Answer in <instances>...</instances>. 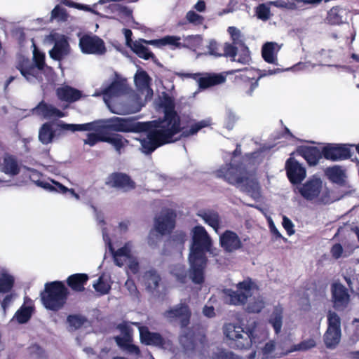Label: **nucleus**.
I'll return each instance as SVG.
<instances>
[{"mask_svg":"<svg viewBox=\"0 0 359 359\" xmlns=\"http://www.w3.org/2000/svg\"><path fill=\"white\" fill-rule=\"evenodd\" d=\"M15 283V278L7 271L3 270L0 272V293L9 292Z\"/></svg>","mask_w":359,"mask_h":359,"instance_id":"40","label":"nucleus"},{"mask_svg":"<svg viewBox=\"0 0 359 359\" xmlns=\"http://www.w3.org/2000/svg\"><path fill=\"white\" fill-rule=\"evenodd\" d=\"M327 177L335 183L343 182L345 177L344 170L339 166L327 168L325 170Z\"/></svg>","mask_w":359,"mask_h":359,"instance_id":"46","label":"nucleus"},{"mask_svg":"<svg viewBox=\"0 0 359 359\" xmlns=\"http://www.w3.org/2000/svg\"><path fill=\"white\" fill-rule=\"evenodd\" d=\"M263 354L266 357H275L278 353H276V343L273 341L267 342L262 348Z\"/></svg>","mask_w":359,"mask_h":359,"instance_id":"62","label":"nucleus"},{"mask_svg":"<svg viewBox=\"0 0 359 359\" xmlns=\"http://www.w3.org/2000/svg\"><path fill=\"white\" fill-rule=\"evenodd\" d=\"M102 236L105 243L109 246L110 252L113 255L115 264L118 266H127L128 270L135 274L139 272L140 265L136 257L134 245L131 242L126 243L123 247L114 250L110 242L106 229L102 228Z\"/></svg>","mask_w":359,"mask_h":359,"instance_id":"4","label":"nucleus"},{"mask_svg":"<svg viewBox=\"0 0 359 359\" xmlns=\"http://www.w3.org/2000/svg\"><path fill=\"white\" fill-rule=\"evenodd\" d=\"M197 215L200 217L205 224L211 226L216 232L222 226V219L219 214L212 210H200Z\"/></svg>","mask_w":359,"mask_h":359,"instance_id":"30","label":"nucleus"},{"mask_svg":"<svg viewBox=\"0 0 359 359\" xmlns=\"http://www.w3.org/2000/svg\"><path fill=\"white\" fill-rule=\"evenodd\" d=\"M79 47L83 53L102 55L106 48L102 39L95 35H84L79 39Z\"/></svg>","mask_w":359,"mask_h":359,"instance_id":"13","label":"nucleus"},{"mask_svg":"<svg viewBox=\"0 0 359 359\" xmlns=\"http://www.w3.org/2000/svg\"><path fill=\"white\" fill-rule=\"evenodd\" d=\"M88 280V276L84 273H76L70 276L67 279L69 286L74 290L82 291Z\"/></svg>","mask_w":359,"mask_h":359,"instance_id":"39","label":"nucleus"},{"mask_svg":"<svg viewBox=\"0 0 359 359\" xmlns=\"http://www.w3.org/2000/svg\"><path fill=\"white\" fill-rule=\"evenodd\" d=\"M1 170L10 175H16L19 172V166L15 159L10 156H5L1 164Z\"/></svg>","mask_w":359,"mask_h":359,"instance_id":"41","label":"nucleus"},{"mask_svg":"<svg viewBox=\"0 0 359 359\" xmlns=\"http://www.w3.org/2000/svg\"><path fill=\"white\" fill-rule=\"evenodd\" d=\"M148 41L147 40L140 39L133 42L130 47L140 57L147 60L154 56L152 53L144 45V43L149 44Z\"/></svg>","mask_w":359,"mask_h":359,"instance_id":"38","label":"nucleus"},{"mask_svg":"<svg viewBox=\"0 0 359 359\" xmlns=\"http://www.w3.org/2000/svg\"><path fill=\"white\" fill-rule=\"evenodd\" d=\"M67 320L70 327L74 330L80 328L86 323V319L81 316H69Z\"/></svg>","mask_w":359,"mask_h":359,"instance_id":"58","label":"nucleus"},{"mask_svg":"<svg viewBox=\"0 0 359 359\" xmlns=\"http://www.w3.org/2000/svg\"><path fill=\"white\" fill-rule=\"evenodd\" d=\"M182 330L180 336V343L186 350L194 348V333L187 327H182Z\"/></svg>","mask_w":359,"mask_h":359,"instance_id":"42","label":"nucleus"},{"mask_svg":"<svg viewBox=\"0 0 359 359\" xmlns=\"http://www.w3.org/2000/svg\"><path fill=\"white\" fill-rule=\"evenodd\" d=\"M32 113L44 118H51L53 117H63L64 114L51 104H48L44 102H41L35 108L32 109Z\"/></svg>","mask_w":359,"mask_h":359,"instance_id":"29","label":"nucleus"},{"mask_svg":"<svg viewBox=\"0 0 359 359\" xmlns=\"http://www.w3.org/2000/svg\"><path fill=\"white\" fill-rule=\"evenodd\" d=\"M332 292L334 307L343 310L349 302L347 290L342 285L335 283L332 287Z\"/></svg>","mask_w":359,"mask_h":359,"instance_id":"26","label":"nucleus"},{"mask_svg":"<svg viewBox=\"0 0 359 359\" xmlns=\"http://www.w3.org/2000/svg\"><path fill=\"white\" fill-rule=\"evenodd\" d=\"M191 233L192 244L189 256V276L194 283L199 284L203 281V269L207 260L205 252H211L212 241L202 226H195Z\"/></svg>","mask_w":359,"mask_h":359,"instance_id":"2","label":"nucleus"},{"mask_svg":"<svg viewBox=\"0 0 359 359\" xmlns=\"http://www.w3.org/2000/svg\"><path fill=\"white\" fill-rule=\"evenodd\" d=\"M53 38L55 44L53 48L49 50V55L55 60H61L69 54V45L64 35L54 34Z\"/></svg>","mask_w":359,"mask_h":359,"instance_id":"19","label":"nucleus"},{"mask_svg":"<svg viewBox=\"0 0 359 359\" xmlns=\"http://www.w3.org/2000/svg\"><path fill=\"white\" fill-rule=\"evenodd\" d=\"M287 175L293 184L302 181L306 175L305 168L293 158H290L285 164Z\"/></svg>","mask_w":359,"mask_h":359,"instance_id":"21","label":"nucleus"},{"mask_svg":"<svg viewBox=\"0 0 359 359\" xmlns=\"http://www.w3.org/2000/svg\"><path fill=\"white\" fill-rule=\"evenodd\" d=\"M104 128L113 131L127 133L135 129L133 122L129 118L113 117L104 121Z\"/></svg>","mask_w":359,"mask_h":359,"instance_id":"24","label":"nucleus"},{"mask_svg":"<svg viewBox=\"0 0 359 359\" xmlns=\"http://www.w3.org/2000/svg\"><path fill=\"white\" fill-rule=\"evenodd\" d=\"M68 15L67 13L66 9L57 6L51 12V19L56 20L58 22H65L67 20Z\"/></svg>","mask_w":359,"mask_h":359,"instance_id":"57","label":"nucleus"},{"mask_svg":"<svg viewBox=\"0 0 359 359\" xmlns=\"http://www.w3.org/2000/svg\"><path fill=\"white\" fill-rule=\"evenodd\" d=\"M238 120V116L231 109H226V116L225 126L226 128L231 130L233 128L235 123Z\"/></svg>","mask_w":359,"mask_h":359,"instance_id":"60","label":"nucleus"},{"mask_svg":"<svg viewBox=\"0 0 359 359\" xmlns=\"http://www.w3.org/2000/svg\"><path fill=\"white\" fill-rule=\"evenodd\" d=\"M150 77L143 70H138L134 76L136 88L142 93H145L146 98H151L153 95V90L150 88Z\"/></svg>","mask_w":359,"mask_h":359,"instance_id":"28","label":"nucleus"},{"mask_svg":"<svg viewBox=\"0 0 359 359\" xmlns=\"http://www.w3.org/2000/svg\"><path fill=\"white\" fill-rule=\"evenodd\" d=\"M280 47L274 42H267L262 50V57L269 63L277 64V53Z\"/></svg>","mask_w":359,"mask_h":359,"instance_id":"34","label":"nucleus"},{"mask_svg":"<svg viewBox=\"0 0 359 359\" xmlns=\"http://www.w3.org/2000/svg\"><path fill=\"white\" fill-rule=\"evenodd\" d=\"M253 283L250 279L244 280L237 285L236 291L226 290V302L233 305H241L245 303L248 298L252 295Z\"/></svg>","mask_w":359,"mask_h":359,"instance_id":"11","label":"nucleus"},{"mask_svg":"<svg viewBox=\"0 0 359 359\" xmlns=\"http://www.w3.org/2000/svg\"><path fill=\"white\" fill-rule=\"evenodd\" d=\"M327 321L328 327L324 334L323 340L327 348L334 349L341 341V319L336 313L330 311Z\"/></svg>","mask_w":359,"mask_h":359,"instance_id":"10","label":"nucleus"},{"mask_svg":"<svg viewBox=\"0 0 359 359\" xmlns=\"http://www.w3.org/2000/svg\"><path fill=\"white\" fill-rule=\"evenodd\" d=\"M316 346V342L314 339H306L297 344H294L291 346L290 349L287 351L288 353L294 351H306Z\"/></svg>","mask_w":359,"mask_h":359,"instance_id":"47","label":"nucleus"},{"mask_svg":"<svg viewBox=\"0 0 359 359\" xmlns=\"http://www.w3.org/2000/svg\"><path fill=\"white\" fill-rule=\"evenodd\" d=\"M107 183L111 187L119 188L125 191L135 188V182L126 174L114 173L109 177Z\"/></svg>","mask_w":359,"mask_h":359,"instance_id":"27","label":"nucleus"},{"mask_svg":"<svg viewBox=\"0 0 359 359\" xmlns=\"http://www.w3.org/2000/svg\"><path fill=\"white\" fill-rule=\"evenodd\" d=\"M62 128H64L65 132L70 131L74 133L76 131H97V123L90 122L83 124H71L65 123L62 126Z\"/></svg>","mask_w":359,"mask_h":359,"instance_id":"43","label":"nucleus"},{"mask_svg":"<svg viewBox=\"0 0 359 359\" xmlns=\"http://www.w3.org/2000/svg\"><path fill=\"white\" fill-rule=\"evenodd\" d=\"M180 37L177 36H165L160 39L149 40L147 43L150 45H154L158 47L169 45L180 48L182 46L180 42Z\"/></svg>","mask_w":359,"mask_h":359,"instance_id":"44","label":"nucleus"},{"mask_svg":"<svg viewBox=\"0 0 359 359\" xmlns=\"http://www.w3.org/2000/svg\"><path fill=\"white\" fill-rule=\"evenodd\" d=\"M121 334L115 338L117 344L123 350L133 354H138L139 348L132 344V329L128 323H123L118 326Z\"/></svg>","mask_w":359,"mask_h":359,"instance_id":"15","label":"nucleus"},{"mask_svg":"<svg viewBox=\"0 0 359 359\" xmlns=\"http://www.w3.org/2000/svg\"><path fill=\"white\" fill-rule=\"evenodd\" d=\"M93 287L101 294H104L109 292L111 288V285L108 281L107 278L101 276L98 278L97 283L93 284Z\"/></svg>","mask_w":359,"mask_h":359,"instance_id":"52","label":"nucleus"},{"mask_svg":"<svg viewBox=\"0 0 359 359\" xmlns=\"http://www.w3.org/2000/svg\"><path fill=\"white\" fill-rule=\"evenodd\" d=\"M163 316L170 323L179 320L181 327H187L189 324L191 312L187 303L180 302L165 311Z\"/></svg>","mask_w":359,"mask_h":359,"instance_id":"12","label":"nucleus"},{"mask_svg":"<svg viewBox=\"0 0 359 359\" xmlns=\"http://www.w3.org/2000/svg\"><path fill=\"white\" fill-rule=\"evenodd\" d=\"M269 6L268 4H262L256 8L255 13L259 19L266 21L271 18V11Z\"/></svg>","mask_w":359,"mask_h":359,"instance_id":"54","label":"nucleus"},{"mask_svg":"<svg viewBox=\"0 0 359 359\" xmlns=\"http://www.w3.org/2000/svg\"><path fill=\"white\" fill-rule=\"evenodd\" d=\"M67 289L61 282L47 283L41 292V301L44 306L50 310L57 311L65 304Z\"/></svg>","mask_w":359,"mask_h":359,"instance_id":"7","label":"nucleus"},{"mask_svg":"<svg viewBox=\"0 0 359 359\" xmlns=\"http://www.w3.org/2000/svg\"><path fill=\"white\" fill-rule=\"evenodd\" d=\"M62 125L64 122L62 121L56 124L50 122L43 124L39 131V141L43 144H48L65 135V130L62 128Z\"/></svg>","mask_w":359,"mask_h":359,"instance_id":"14","label":"nucleus"},{"mask_svg":"<svg viewBox=\"0 0 359 359\" xmlns=\"http://www.w3.org/2000/svg\"><path fill=\"white\" fill-rule=\"evenodd\" d=\"M224 55L231 57V60L243 65H248L251 61L250 51L245 46H241V50L237 53V48L229 43H225L224 46Z\"/></svg>","mask_w":359,"mask_h":359,"instance_id":"18","label":"nucleus"},{"mask_svg":"<svg viewBox=\"0 0 359 359\" xmlns=\"http://www.w3.org/2000/svg\"><path fill=\"white\" fill-rule=\"evenodd\" d=\"M175 214L172 210L162 212L156 219V231L161 235L170 233L175 227Z\"/></svg>","mask_w":359,"mask_h":359,"instance_id":"17","label":"nucleus"},{"mask_svg":"<svg viewBox=\"0 0 359 359\" xmlns=\"http://www.w3.org/2000/svg\"><path fill=\"white\" fill-rule=\"evenodd\" d=\"M228 32L231 36L232 40V44L233 46H243L244 44V36L241 32L236 27H229L228 28Z\"/></svg>","mask_w":359,"mask_h":359,"instance_id":"48","label":"nucleus"},{"mask_svg":"<svg viewBox=\"0 0 359 359\" xmlns=\"http://www.w3.org/2000/svg\"><path fill=\"white\" fill-rule=\"evenodd\" d=\"M115 11H116L121 18L130 19L132 16V11L127 8L126 7H123L119 5H116L114 6Z\"/></svg>","mask_w":359,"mask_h":359,"instance_id":"64","label":"nucleus"},{"mask_svg":"<svg viewBox=\"0 0 359 359\" xmlns=\"http://www.w3.org/2000/svg\"><path fill=\"white\" fill-rule=\"evenodd\" d=\"M353 248L351 249L350 250H344V248L341 244L336 243L332 247L330 253L334 259H337L340 258L341 256H344V257L349 256L353 252Z\"/></svg>","mask_w":359,"mask_h":359,"instance_id":"55","label":"nucleus"},{"mask_svg":"<svg viewBox=\"0 0 359 359\" xmlns=\"http://www.w3.org/2000/svg\"><path fill=\"white\" fill-rule=\"evenodd\" d=\"M265 302L263 298L260 296L254 297L251 299L247 306V310L249 312L259 313L264 307Z\"/></svg>","mask_w":359,"mask_h":359,"instance_id":"51","label":"nucleus"},{"mask_svg":"<svg viewBox=\"0 0 359 359\" xmlns=\"http://www.w3.org/2000/svg\"><path fill=\"white\" fill-rule=\"evenodd\" d=\"M222 248L226 252H231L241 248L243 244L239 236L233 231H226L219 236Z\"/></svg>","mask_w":359,"mask_h":359,"instance_id":"23","label":"nucleus"},{"mask_svg":"<svg viewBox=\"0 0 359 359\" xmlns=\"http://www.w3.org/2000/svg\"><path fill=\"white\" fill-rule=\"evenodd\" d=\"M141 280L146 290L151 293L157 292L161 284L160 274L153 269L146 271L142 276Z\"/></svg>","mask_w":359,"mask_h":359,"instance_id":"25","label":"nucleus"},{"mask_svg":"<svg viewBox=\"0 0 359 359\" xmlns=\"http://www.w3.org/2000/svg\"><path fill=\"white\" fill-rule=\"evenodd\" d=\"M241 186L252 198L257 200L260 198V188L257 181L252 177L251 172L244 179V182Z\"/></svg>","mask_w":359,"mask_h":359,"instance_id":"31","label":"nucleus"},{"mask_svg":"<svg viewBox=\"0 0 359 359\" xmlns=\"http://www.w3.org/2000/svg\"><path fill=\"white\" fill-rule=\"evenodd\" d=\"M313 0H287V9L289 10H302L306 4L315 6Z\"/></svg>","mask_w":359,"mask_h":359,"instance_id":"56","label":"nucleus"},{"mask_svg":"<svg viewBox=\"0 0 359 359\" xmlns=\"http://www.w3.org/2000/svg\"><path fill=\"white\" fill-rule=\"evenodd\" d=\"M57 95L61 100L75 102L81 97V93L79 90L65 86L57 88Z\"/></svg>","mask_w":359,"mask_h":359,"instance_id":"35","label":"nucleus"},{"mask_svg":"<svg viewBox=\"0 0 359 359\" xmlns=\"http://www.w3.org/2000/svg\"><path fill=\"white\" fill-rule=\"evenodd\" d=\"M298 192L307 201H317L330 203L336 199L332 197L330 191L323 184L320 177L313 176L305 183L297 187Z\"/></svg>","mask_w":359,"mask_h":359,"instance_id":"5","label":"nucleus"},{"mask_svg":"<svg viewBox=\"0 0 359 359\" xmlns=\"http://www.w3.org/2000/svg\"><path fill=\"white\" fill-rule=\"evenodd\" d=\"M352 324L354 327V330L349 337V342L351 344H355L359 341V319H354Z\"/></svg>","mask_w":359,"mask_h":359,"instance_id":"63","label":"nucleus"},{"mask_svg":"<svg viewBox=\"0 0 359 359\" xmlns=\"http://www.w3.org/2000/svg\"><path fill=\"white\" fill-rule=\"evenodd\" d=\"M211 359H239L232 352L224 350L217 349V351L214 352Z\"/></svg>","mask_w":359,"mask_h":359,"instance_id":"59","label":"nucleus"},{"mask_svg":"<svg viewBox=\"0 0 359 359\" xmlns=\"http://www.w3.org/2000/svg\"><path fill=\"white\" fill-rule=\"evenodd\" d=\"M131 324L137 326L140 332V339L142 343L147 345L160 347L164 346L165 341L160 334L149 332L147 327L141 326L139 323H131Z\"/></svg>","mask_w":359,"mask_h":359,"instance_id":"22","label":"nucleus"},{"mask_svg":"<svg viewBox=\"0 0 359 359\" xmlns=\"http://www.w3.org/2000/svg\"><path fill=\"white\" fill-rule=\"evenodd\" d=\"M102 142L110 144L115 151L121 154L123 149L127 146L128 142L119 134H105V137L102 139Z\"/></svg>","mask_w":359,"mask_h":359,"instance_id":"33","label":"nucleus"},{"mask_svg":"<svg viewBox=\"0 0 359 359\" xmlns=\"http://www.w3.org/2000/svg\"><path fill=\"white\" fill-rule=\"evenodd\" d=\"M326 159L334 161L346 159L351 156V151L346 144H328L322 150Z\"/></svg>","mask_w":359,"mask_h":359,"instance_id":"16","label":"nucleus"},{"mask_svg":"<svg viewBox=\"0 0 359 359\" xmlns=\"http://www.w3.org/2000/svg\"><path fill=\"white\" fill-rule=\"evenodd\" d=\"M33 46L34 47L33 60L35 64H33V62L28 58L20 57L17 62L16 69L28 82L36 83L42 80V69L45 65V56L36 48L34 44Z\"/></svg>","mask_w":359,"mask_h":359,"instance_id":"6","label":"nucleus"},{"mask_svg":"<svg viewBox=\"0 0 359 359\" xmlns=\"http://www.w3.org/2000/svg\"><path fill=\"white\" fill-rule=\"evenodd\" d=\"M32 308L30 306H22L19 309L14 316L20 323H25L29 320L32 316Z\"/></svg>","mask_w":359,"mask_h":359,"instance_id":"49","label":"nucleus"},{"mask_svg":"<svg viewBox=\"0 0 359 359\" xmlns=\"http://www.w3.org/2000/svg\"><path fill=\"white\" fill-rule=\"evenodd\" d=\"M177 74L182 78H192L198 80L199 86L203 88L222 83L226 80V77L222 74H210L204 77H199L198 74L178 73Z\"/></svg>","mask_w":359,"mask_h":359,"instance_id":"20","label":"nucleus"},{"mask_svg":"<svg viewBox=\"0 0 359 359\" xmlns=\"http://www.w3.org/2000/svg\"><path fill=\"white\" fill-rule=\"evenodd\" d=\"M184 47H187L193 50H196L202 44V37L200 35H189L184 39Z\"/></svg>","mask_w":359,"mask_h":359,"instance_id":"50","label":"nucleus"},{"mask_svg":"<svg viewBox=\"0 0 359 359\" xmlns=\"http://www.w3.org/2000/svg\"><path fill=\"white\" fill-rule=\"evenodd\" d=\"M297 154L302 156L311 165L317 164L321 157V152L314 147H301L297 150Z\"/></svg>","mask_w":359,"mask_h":359,"instance_id":"32","label":"nucleus"},{"mask_svg":"<svg viewBox=\"0 0 359 359\" xmlns=\"http://www.w3.org/2000/svg\"><path fill=\"white\" fill-rule=\"evenodd\" d=\"M187 20L192 24L198 25L203 22L204 18L202 15L197 14L194 11H189L186 14Z\"/></svg>","mask_w":359,"mask_h":359,"instance_id":"61","label":"nucleus"},{"mask_svg":"<svg viewBox=\"0 0 359 359\" xmlns=\"http://www.w3.org/2000/svg\"><path fill=\"white\" fill-rule=\"evenodd\" d=\"M223 332L231 344L240 349L249 348L253 343H256L255 331H245L241 326L234 323L224 325Z\"/></svg>","mask_w":359,"mask_h":359,"instance_id":"8","label":"nucleus"},{"mask_svg":"<svg viewBox=\"0 0 359 359\" xmlns=\"http://www.w3.org/2000/svg\"><path fill=\"white\" fill-rule=\"evenodd\" d=\"M161 107L164 113L163 118L157 121L154 128L139 139L141 151L144 154H150L161 145L175 142L180 137L194 135L211 124L210 119H205L192 123L189 129H185L182 126L180 118L175 111L174 101L170 97L163 99Z\"/></svg>","mask_w":359,"mask_h":359,"instance_id":"1","label":"nucleus"},{"mask_svg":"<svg viewBox=\"0 0 359 359\" xmlns=\"http://www.w3.org/2000/svg\"><path fill=\"white\" fill-rule=\"evenodd\" d=\"M128 87L124 81H114L109 86H102L101 89L96 90L93 94L94 97L103 95V100L109 109L114 114H128L140 111L142 106L128 107L116 103L113 100L128 93Z\"/></svg>","mask_w":359,"mask_h":359,"instance_id":"3","label":"nucleus"},{"mask_svg":"<svg viewBox=\"0 0 359 359\" xmlns=\"http://www.w3.org/2000/svg\"><path fill=\"white\" fill-rule=\"evenodd\" d=\"M348 11L341 7L335 6L332 8L327 13V20L332 25H339L346 20Z\"/></svg>","mask_w":359,"mask_h":359,"instance_id":"36","label":"nucleus"},{"mask_svg":"<svg viewBox=\"0 0 359 359\" xmlns=\"http://www.w3.org/2000/svg\"><path fill=\"white\" fill-rule=\"evenodd\" d=\"M97 133H90L87 134V137L83 140L85 144L93 147L99 142H102V139L105 137V134L102 131H96Z\"/></svg>","mask_w":359,"mask_h":359,"instance_id":"53","label":"nucleus"},{"mask_svg":"<svg viewBox=\"0 0 359 359\" xmlns=\"http://www.w3.org/2000/svg\"><path fill=\"white\" fill-rule=\"evenodd\" d=\"M36 183L39 187H43L46 189L55 190L57 192H60L62 194H65V193L68 192L72 196H74L76 200H79V198H80L79 194L75 193L74 189H68L59 182L52 181V183L55 184V187H53V185L51 184H50L49 182L40 181V180L37 181Z\"/></svg>","mask_w":359,"mask_h":359,"instance_id":"37","label":"nucleus"},{"mask_svg":"<svg viewBox=\"0 0 359 359\" xmlns=\"http://www.w3.org/2000/svg\"><path fill=\"white\" fill-rule=\"evenodd\" d=\"M255 163L252 162L251 158L244 160V163L239 166H233V165H226L216 172V175L219 177L224 178L226 182L232 184L240 185L244 182V179L249 172H252L253 168L249 166Z\"/></svg>","mask_w":359,"mask_h":359,"instance_id":"9","label":"nucleus"},{"mask_svg":"<svg viewBox=\"0 0 359 359\" xmlns=\"http://www.w3.org/2000/svg\"><path fill=\"white\" fill-rule=\"evenodd\" d=\"M283 320V309L281 307H276L270 317L269 323L273 326L275 332L279 333L282 327Z\"/></svg>","mask_w":359,"mask_h":359,"instance_id":"45","label":"nucleus"}]
</instances>
